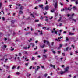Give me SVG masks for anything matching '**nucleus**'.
Here are the masks:
<instances>
[{
  "instance_id": "1",
  "label": "nucleus",
  "mask_w": 78,
  "mask_h": 78,
  "mask_svg": "<svg viewBox=\"0 0 78 78\" xmlns=\"http://www.w3.org/2000/svg\"><path fill=\"white\" fill-rule=\"evenodd\" d=\"M46 42L47 44V45H48L49 46V45H50V43H49V41H48L45 40L44 41V44H45V43H46Z\"/></svg>"
},
{
  "instance_id": "2",
  "label": "nucleus",
  "mask_w": 78,
  "mask_h": 78,
  "mask_svg": "<svg viewBox=\"0 0 78 78\" xmlns=\"http://www.w3.org/2000/svg\"><path fill=\"white\" fill-rule=\"evenodd\" d=\"M56 2L55 4V5H54V6L55 8H56L58 7V1L56 0L54 1L53 2Z\"/></svg>"
},
{
  "instance_id": "3",
  "label": "nucleus",
  "mask_w": 78,
  "mask_h": 78,
  "mask_svg": "<svg viewBox=\"0 0 78 78\" xmlns=\"http://www.w3.org/2000/svg\"><path fill=\"white\" fill-rule=\"evenodd\" d=\"M75 15V14L74 13H73L72 14V15H70V17H69V20H70V21H71V19H72V18H73V16Z\"/></svg>"
},
{
  "instance_id": "4",
  "label": "nucleus",
  "mask_w": 78,
  "mask_h": 78,
  "mask_svg": "<svg viewBox=\"0 0 78 78\" xmlns=\"http://www.w3.org/2000/svg\"><path fill=\"white\" fill-rule=\"evenodd\" d=\"M69 69V67H67L65 68V71L64 72H68V69Z\"/></svg>"
},
{
  "instance_id": "5",
  "label": "nucleus",
  "mask_w": 78,
  "mask_h": 78,
  "mask_svg": "<svg viewBox=\"0 0 78 78\" xmlns=\"http://www.w3.org/2000/svg\"><path fill=\"white\" fill-rule=\"evenodd\" d=\"M69 36H72V35H74V34H74V33H72L71 32H69Z\"/></svg>"
},
{
  "instance_id": "6",
  "label": "nucleus",
  "mask_w": 78,
  "mask_h": 78,
  "mask_svg": "<svg viewBox=\"0 0 78 78\" xmlns=\"http://www.w3.org/2000/svg\"><path fill=\"white\" fill-rule=\"evenodd\" d=\"M49 8V7L48 5H47L45 8V10H48Z\"/></svg>"
},
{
  "instance_id": "7",
  "label": "nucleus",
  "mask_w": 78,
  "mask_h": 78,
  "mask_svg": "<svg viewBox=\"0 0 78 78\" xmlns=\"http://www.w3.org/2000/svg\"><path fill=\"white\" fill-rule=\"evenodd\" d=\"M62 47V44H60L58 48V49L59 50V49H60V48H61V47Z\"/></svg>"
},
{
  "instance_id": "8",
  "label": "nucleus",
  "mask_w": 78,
  "mask_h": 78,
  "mask_svg": "<svg viewBox=\"0 0 78 78\" xmlns=\"http://www.w3.org/2000/svg\"><path fill=\"white\" fill-rule=\"evenodd\" d=\"M39 8H41L42 9H43V5L41 4L39 5Z\"/></svg>"
},
{
  "instance_id": "9",
  "label": "nucleus",
  "mask_w": 78,
  "mask_h": 78,
  "mask_svg": "<svg viewBox=\"0 0 78 78\" xmlns=\"http://www.w3.org/2000/svg\"><path fill=\"white\" fill-rule=\"evenodd\" d=\"M30 45H32V47H34V43H31L30 44Z\"/></svg>"
},
{
  "instance_id": "10",
  "label": "nucleus",
  "mask_w": 78,
  "mask_h": 78,
  "mask_svg": "<svg viewBox=\"0 0 78 78\" xmlns=\"http://www.w3.org/2000/svg\"><path fill=\"white\" fill-rule=\"evenodd\" d=\"M65 73V72H63V71H61L60 73L61 74V75H63V74H64V73Z\"/></svg>"
},
{
  "instance_id": "11",
  "label": "nucleus",
  "mask_w": 78,
  "mask_h": 78,
  "mask_svg": "<svg viewBox=\"0 0 78 78\" xmlns=\"http://www.w3.org/2000/svg\"><path fill=\"white\" fill-rule=\"evenodd\" d=\"M50 67H53L54 69H55V65L53 66V65L51 64V65H50Z\"/></svg>"
},
{
  "instance_id": "12",
  "label": "nucleus",
  "mask_w": 78,
  "mask_h": 78,
  "mask_svg": "<svg viewBox=\"0 0 78 78\" xmlns=\"http://www.w3.org/2000/svg\"><path fill=\"white\" fill-rule=\"evenodd\" d=\"M73 10H75L76 9V6H74L73 8Z\"/></svg>"
},
{
  "instance_id": "13",
  "label": "nucleus",
  "mask_w": 78,
  "mask_h": 78,
  "mask_svg": "<svg viewBox=\"0 0 78 78\" xmlns=\"http://www.w3.org/2000/svg\"><path fill=\"white\" fill-rule=\"evenodd\" d=\"M37 69H36L35 70H36V71H37L39 69H40V67L39 66H37Z\"/></svg>"
},
{
  "instance_id": "14",
  "label": "nucleus",
  "mask_w": 78,
  "mask_h": 78,
  "mask_svg": "<svg viewBox=\"0 0 78 78\" xmlns=\"http://www.w3.org/2000/svg\"><path fill=\"white\" fill-rule=\"evenodd\" d=\"M55 9H53L52 10H51V12H53L55 11Z\"/></svg>"
},
{
  "instance_id": "15",
  "label": "nucleus",
  "mask_w": 78,
  "mask_h": 78,
  "mask_svg": "<svg viewBox=\"0 0 78 78\" xmlns=\"http://www.w3.org/2000/svg\"><path fill=\"white\" fill-rule=\"evenodd\" d=\"M69 9H70V7H69L68 8L67 7L65 8V10H69Z\"/></svg>"
},
{
  "instance_id": "16",
  "label": "nucleus",
  "mask_w": 78,
  "mask_h": 78,
  "mask_svg": "<svg viewBox=\"0 0 78 78\" xmlns=\"http://www.w3.org/2000/svg\"><path fill=\"white\" fill-rule=\"evenodd\" d=\"M59 39H58H58H55V41H58V42H59L61 40H59Z\"/></svg>"
},
{
  "instance_id": "17",
  "label": "nucleus",
  "mask_w": 78,
  "mask_h": 78,
  "mask_svg": "<svg viewBox=\"0 0 78 78\" xmlns=\"http://www.w3.org/2000/svg\"><path fill=\"white\" fill-rule=\"evenodd\" d=\"M39 20H35V22H39Z\"/></svg>"
},
{
  "instance_id": "18",
  "label": "nucleus",
  "mask_w": 78,
  "mask_h": 78,
  "mask_svg": "<svg viewBox=\"0 0 78 78\" xmlns=\"http://www.w3.org/2000/svg\"><path fill=\"white\" fill-rule=\"evenodd\" d=\"M43 58H47V56L45 55H43Z\"/></svg>"
},
{
  "instance_id": "19",
  "label": "nucleus",
  "mask_w": 78,
  "mask_h": 78,
  "mask_svg": "<svg viewBox=\"0 0 78 78\" xmlns=\"http://www.w3.org/2000/svg\"><path fill=\"white\" fill-rule=\"evenodd\" d=\"M42 29L43 30H46V29H47V27H42Z\"/></svg>"
},
{
  "instance_id": "20",
  "label": "nucleus",
  "mask_w": 78,
  "mask_h": 78,
  "mask_svg": "<svg viewBox=\"0 0 78 78\" xmlns=\"http://www.w3.org/2000/svg\"><path fill=\"white\" fill-rule=\"evenodd\" d=\"M71 20H73V21H74L75 22H76V20L73 19H71Z\"/></svg>"
},
{
  "instance_id": "21",
  "label": "nucleus",
  "mask_w": 78,
  "mask_h": 78,
  "mask_svg": "<svg viewBox=\"0 0 78 78\" xmlns=\"http://www.w3.org/2000/svg\"><path fill=\"white\" fill-rule=\"evenodd\" d=\"M23 9V6H21L20 7V10H22Z\"/></svg>"
},
{
  "instance_id": "22",
  "label": "nucleus",
  "mask_w": 78,
  "mask_h": 78,
  "mask_svg": "<svg viewBox=\"0 0 78 78\" xmlns=\"http://www.w3.org/2000/svg\"><path fill=\"white\" fill-rule=\"evenodd\" d=\"M41 48H44L45 47V44H43V45H41Z\"/></svg>"
},
{
  "instance_id": "23",
  "label": "nucleus",
  "mask_w": 78,
  "mask_h": 78,
  "mask_svg": "<svg viewBox=\"0 0 78 78\" xmlns=\"http://www.w3.org/2000/svg\"><path fill=\"white\" fill-rule=\"evenodd\" d=\"M71 40H75V37H73L71 38Z\"/></svg>"
},
{
  "instance_id": "24",
  "label": "nucleus",
  "mask_w": 78,
  "mask_h": 78,
  "mask_svg": "<svg viewBox=\"0 0 78 78\" xmlns=\"http://www.w3.org/2000/svg\"><path fill=\"white\" fill-rule=\"evenodd\" d=\"M47 51V50L45 49L44 50V53H46Z\"/></svg>"
},
{
  "instance_id": "25",
  "label": "nucleus",
  "mask_w": 78,
  "mask_h": 78,
  "mask_svg": "<svg viewBox=\"0 0 78 78\" xmlns=\"http://www.w3.org/2000/svg\"><path fill=\"white\" fill-rule=\"evenodd\" d=\"M38 54H39V53H38V52H36L34 53V55H38Z\"/></svg>"
},
{
  "instance_id": "26",
  "label": "nucleus",
  "mask_w": 78,
  "mask_h": 78,
  "mask_svg": "<svg viewBox=\"0 0 78 78\" xmlns=\"http://www.w3.org/2000/svg\"><path fill=\"white\" fill-rule=\"evenodd\" d=\"M2 3L1 2H0V9L2 7Z\"/></svg>"
},
{
  "instance_id": "27",
  "label": "nucleus",
  "mask_w": 78,
  "mask_h": 78,
  "mask_svg": "<svg viewBox=\"0 0 78 78\" xmlns=\"http://www.w3.org/2000/svg\"><path fill=\"white\" fill-rule=\"evenodd\" d=\"M20 14H23V12L22 10H20Z\"/></svg>"
},
{
  "instance_id": "28",
  "label": "nucleus",
  "mask_w": 78,
  "mask_h": 78,
  "mask_svg": "<svg viewBox=\"0 0 78 78\" xmlns=\"http://www.w3.org/2000/svg\"><path fill=\"white\" fill-rule=\"evenodd\" d=\"M14 22L15 21L14 20H12L11 21L12 24H14Z\"/></svg>"
},
{
  "instance_id": "29",
  "label": "nucleus",
  "mask_w": 78,
  "mask_h": 78,
  "mask_svg": "<svg viewBox=\"0 0 78 78\" xmlns=\"http://www.w3.org/2000/svg\"><path fill=\"white\" fill-rule=\"evenodd\" d=\"M24 54H25L26 55H28V53H27V52L25 51L24 52Z\"/></svg>"
},
{
  "instance_id": "30",
  "label": "nucleus",
  "mask_w": 78,
  "mask_h": 78,
  "mask_svg": "<svg viewBox=\"0 0 78 78\" xmlns=\"http://www.w3.org/2000/svg\"><path fill=\"white\" fill-rule=\"evenodd\" d=\"M75 3L76 5H78V1H76Z\"/></svg>"
},
{
  "instance_id": "31",
  "label": "nucleus",
  "mask_w": 78,
  "mask_h": 78,
  "mask_svg": "<svg viewBox=\"0 0 78 78\" xmlns=\"http://www.w3.org/2000/svg\"><path fill=\"white\" fill-rule=\"evenodd\" d=\"M16 69V66H13V67L12 68V69Z\"/></svg>"
},
{
  "instance_id": "32",
  "label": "nucleus",
  "mask_w": 78,
  "mask_h": 78,
  "mask_svg": "<svg viewBox=\"0 0 78 78\" xmlns=\"http://www.w3.org/2000/svg\"><path fill=\"white\" fill-rule=\"evenodd\" d=\"M32 60H34L35 59V58L34 57H32Z\"/></svg>"
},
{
  "instance_id": "33",
  "label": "nucleus",
  "mask_w": 78,
  "mask_h": 78,
  "mask_svg": "<svg viewBox=\"0 0 78 78\" xmlns=\"http://www.w3.org/2000/svg\"><path fill=\"white\" fill-rule=\"evenodd\" d=\"M11 49H10V50H11V51H13V50H14V49L12 48V47H11Z\"/></svg>"
},
{
  "instance_id": "34",
  "label": "nucleus",
  "mask_w": 78,
  "mask_h": 78,
  "mask_svg": "<svg viewBox=\"0 0 78 78\" xmlns=\"http://www.w3.org/2000/svg\"><path fill=\"white\" fill-rule=\"evenodd\" d=\"M40 35L41 36H42V35L43 34H42V31H41V32H40Z\"/></svg>"
},
{
  "instance_id": "35",
  "label": "nucleus",
  "mask_w": 78,
  "mask_h": 78,
  "mask_svg": "<svg viewBox=\"0 0 78 78\" xmlns=\"http://www.w3.org/2000/svg\"><path fill=\"white\" fill-rule=\"evenodd\" d=\"M71 47H73V49H74L75 48V47H74V45H73L72 44V45H71Z\"/></svg>"
},
{
  "instance_id": "36",
  "label": "nucleus",
  "mask_w": 78,
  "mask_h": 78,
  "mask_svg": "<svg viewBox=\"0 0 78 78\" xmlns=\"http://www.w3.org/2000/svg\"><path fill=\"white\" fill-rule=\"evenodd\" d=\"M47 75H48V74L47 73H46L44 74V76L45 78H46V77H47Z\"/></svg>"
},
{
  "instance_id": "37",
  "label": "nucleus",
  "mask_w": 78,
  "mask_h": 78,
  "mask_svg": "<svg viewBox=\"0 0 78 78\" xmlns=\"http://www.w3.org/2000/svg\"><path fill=\"white\" fill-rule=\"evenodd\" d=\"M6 48V45H4V46H3V48Z\"/></svg>"
},
{
  "instance_id": "38",
  "label": "nucleus",
  "mask_w": 78,
  "mask_h": 78,
  "mask_svg": "<svg viewBox=\"0 0 78 78\" xmlns=\"http://www.w3.org/2000/svg\"><path fill=\"white\" fill-rule=\"evenodd\" d=\"M6 67L7 69H8V68H9V66H8L6 65Z\"/></svg>"
},
{
  "instance_id": "39",
  "label": "nucleus",
  "mask_w": 78,
  "mask_h": 78,
  "mask_svg": "<svg viewBox=\"0 0 78 78\" xmlns=\"http://www.w3.org/2000/svg\"><path fill=\"white\" fill-rule=\"evenodd\" d=\"M51 45L53 46V44H54V42H52L51 43Z\"/></svg>"
},
{
  "instance_id": "40",
  "label": "nucleus",
  "mask_w": 78,
  "mask_h": 78,
  "mask_svg": "<svg viewBox=\"0 0 78 78\" xmlns=\"http://www.w3.org/2000/svg\"><path fill=\"white\" fill-rule=\"evenodd\" d=\"M46 30H50V28L49 27L47 28H46Z\"/></svg>"
},
{
  "instance_id": "41",
  "label": "nucleus",
  "mask_w": 78,
  "mask_h": 78,
  "mask_svg": "<svg viewBox=\"0 0 78 78\" xmlns=\"http://www.w3.org/2000/svg\"><path fill=\"white\" fill-rule=\"evenodd\" d=\"M5 17H2V20H3V21H5Z\"/></svg>"
},
{
  "instance_id": "42",
  "label": "nucleus",
  "mask_w": 78,
  "mask_h": 78,
  "mask_svg": "<svg viewBox=\"0 0 78 78\" xmlns=\"http://www.w3.org/2000/svg\"><path fill=\"white\" fill-rule=\"evenodd\" d=\"M43 19L44 17H43L41 16V18H40V19H41V20H42Z\"/></svg>"
},
{
  "instance_id": "43",
  "label": "nucleus",
  "mask_w": 78,
  "mask_h": 78,
  "mask_svg": "<svg viewBox=\"0 0 78 78\" xmlns=\"http://www.w3.org/2000/svg\"><path fill=\"white\" fill-rule=\"evenodd\" d=\"M69 49V47H67V48H66V51H67V50H68V49Z\"/></svg>"
},
{
  "instance_id": "44",
  "label": "nucleus",
  "mask_w": 78,
  "mask_h": 78,
  "mask_svg": "<svg viewBox=\"0 0 78 78\" xmlns=\"http://www.w3.org/2000/svg\"><path fill=\"white\" fill-rule=\"evenodd\" d=\"M23 48L24 49H25V50H27V48L26 47H24Z\"/></svg>"
},
{
  "instance_id": "45",
  "label": "nucleus",
  "mask_w": 78,
  "mask_h": 78,
  "mask_svg": "<svg viewBox=\"0 0 78 78\" xmlns=\"http://www.w3.org/2000/svg\"><path fill=\"white\" fill-rule=\"evenodd\" d=\"M30 40H28V41H29V42H31V41L32 40V39L30 38Z\"/></svg>"
},
{
  "instance_id": "46",
  "label": "nucleus",
  "mask_w": 78,
  "mask_h": 78,
  "mask_svg": "<svg viewBox=\"0 0 78 78\" xmlns=\"http://www.w3.org/2000/svg\"><path fill=\"white\" fill-rule=\"evenodd\" d=\"M7 61H8V58H6L5 59V62H6Z\"/></svg>"
},
{
  "instance_id": "47",
  "label": "nucleus",
  "mask_w": 78,
  "mask_h": 78,
  "mask_svg": "<svg viewBox=\"0 0 78 78\" xmlns=\"http://www.w3.org/2000/svg\"><path fill=\"white\" fill-rule=\"evenodd\" d=\"M31 16H32L34 18V15H33V14H31Z\"/></svg>"
},
{
  "instance_id": "48",
  "label": "nucleus",
  "mask_w": 78,
  "mask_h": 78,
  "mask_svg": "<svg viewBox=\"0 0 78 78\" xmlns=\"http://www.w3.org/2000/svg\"><path fill=\"white\" fill-rule=\"evenodd\" d=\"M16 74L17 75H19V74H20V73H19V72H17V73H16Z\"/></svg>"
},
{
  "instance_id": "49",
  "label": "nucleus",
  "mask_w": 78,
  "mask_h": 78,
  "mask_svg": "<svg viewBox=\"0 0 78 78\" xmlns=\"http://www.w3.org/2000/svg\"><path fill=\"white\" fill-rule=\"evenodd\" d=\"M69 40V39L67 37L66 38V41H68Z\"/></svg>"
},
{
  "instance_id": "50",
  "label": "nucleus",
  "mask_w": 78,
  "mask_h": 78,
  "mask_svg": "<svg viewBox=\"0 0 78 78\" xmlns=\"http://www.w3.org/2000/svg\"><path fill=\"white\" fill-rule=\"evenodd\" d=\"M31 76V74H29V75H27V76L29 77V76Z\"/></svg>"
},
{
  "instance_id": "51",
  "label": "nucleus",
  "mask_w": 78,
  "mask_h": 78,
  "mask_svg": "<svg viewBox=\"0 0 78 78\" xmlns=\"http://www.w3.org/2000/svg\"><path fill=\"white\" fill-rule=\"evenodd\" d=\"M45 21L47 22H48V19H46Z\"/></svg>"
},
{
  "instance_id": "52",
  "label": "nucleus",
  "mask_w": 78,
  "mask_h": 78,
  "mask_svg": "<svg viewBox=\"0 0 78 78\" xmlns=\"http://www.w3.org/2000/svg\"><path fill=\"white\" fill-rule=\"evenodd\" d=\"M62 23H60V24H59V26L60 27H61V26H62Z\"/></svg>"
},
{
  "instance_id": "53",
  "label": "nucleus",
  "mask_w": 78,
  "mask_h": 78,
  "mask_svg": "<svg viewBox=\"0 0 78 78\" xmlns=\"http://www.w3.org/2000/svg\"><path fill=\"white\" fill-rule=\"evenodd\" d=\"M38 27H41V24H38Z\"/></svg>"
},
{
  "instance_id": "54",
  "label": "nucleus",
  "mask_w": 78,
  "mask_h": 78,
  "mask_svg": "<svg viewBox=\"0 0 78 78\" xmlns=\"http://www.w3.org/2000/svg\"><path fill=\"white\" fill-rule=\"evenodd\" d=\"M52 52H53V53H54V54H55L56 53V52H55V51H52Z\"/></svg>"
},
{
  "instance_id": "55",
  "label": "nucleus",
  "mask_w": 78,
  "mask_h": 78,
  "mask_svg": "<svg viewBox=\"0 0 78 78\" xmlns=\"http://www.w3.org/2000/svg\"><path fill=\"white\" fill-rule=\"evenodd\" d=\"M9 30L10 32H12V30Z\"/></svg>"
},
{
  "instance_id": "56",
  "label": "nucleus",
  "mask_w": 78,
  "mask_h": 78,
  "mask_svg": "<svg viewBox=\"0 0 78 78\" xmlns=\"http://www.w3.org/2000/svg\"><path fill=\"white\" fill-rule=\"evenodd\" d=\"M37 42H38V41L37 40V41H35V43H36V44H37Z\"/></svg>"
},
{
  "instance_id": "57",
  "label": "nucleus",
  "mask_w": 78,
  "mask_h": 78,
  "mask_svg": "<svg viewBox=\"0 0 78 78\" xmlns=\"http://www.w3.org/2000/svg\"><path fill=\"white\" fill-rule=\"evenodd\" d=\"M54 33H55V34H57V31H55L54 32Z\"/></svg>"
},
{
  "instance_id": "58",
  "label": "nucleus",
  "mask_w": 78,
  "mask_h": 78,
  "mask_svg": "<svg viewBox=\"0 0 78 78\" xmlns=\"http://www.w3.org/2000/svg\"><path fill=\"white\" fill-rule=\"evenodd\" d=\"M1 61H3V60H4V58H2L1 59Z\"/></svg>"
},
{
  "instance_id": "59",
  "label": "nucleus",
  "mask_w": 78,
  "mask_h": 78,
  "mask_svg": "<svg viewBox=\"0 0 78 78\" xmlns=\"http://www.w3.org/2000/svg\"><path fill=\"white\" fill-rule=\"evenodd\" d=\"M17 5V6H20V4H19Z\"/></svg>"
},
{
  "instance_id": "60",
  "label": "nucleus",
  "mask_w": 78,
  "mask_h": 78,
  "mask_svg": "<svg viewBox=\"0 0 78 78\" xmlns=\"http://www.w3.org/2000/svg\"><path fill=\"white\" fill-rule=\"evenodd\" d=\"M62 67L64 68V67H65V66H64V65H62Z\"/></svg>"
},
{
  "instance_id": "61",
  "label": "nucleus",
  "mask_w": 78,
  "mask_h": 78,
  "mask_svg": "<svg viewBox=\"0 0 78 78\" xmlns=\"http://www.w3.org/2000/svg\"><path fill=\"white\" fill-rule=\"evenodd\" d=\"M20 66H18L17 68V69L18 70H19V68H20Z\"/></svg>"
},
{
  "instance_id": "62",
  "label": "nucleus",
  "mask_w": 78,
  "mask_h": 78,
  "mask_svg": "<svg viewBox=\"0 0 78 78\" xmlns=\"http://www.w3.org/2000/svg\"><path fill=\"white\" fill-rule=\"evenodd\" d=\"M37 47H36V48H34V50H36L37 49Z\"/></svg>"
},
{
  "instance_id": "63",
  "label": "nucleus",
  "mask_w": 78,
  "mask_h": 78,
  "mask_svg": "<svg viewBox=\"0 0 78 78\" xmlns=\"http://www.w3.org/2000/svg\"><path fill=\"white\" fill-rule=\"evenodd\" d=\"M28 63H26L25 64V65H26V66H28Z\"/></svg>"
},
{
  "instance_id": "64",
  "label": "nucleus",
  "mask_w": 78,
  "mask_h": 78,
  "mask_svg": "<svg viewBox=\"0 0 78 78\" xmlns=\"http://www.w3.org/2000/svg\"><path fill=\"white\" fill-rule=\"evenodd\" d=\"M61 11H64V9H63L62 10H61Z\"/></svg>"
}]
</instances>
